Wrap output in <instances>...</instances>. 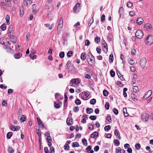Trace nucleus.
I'll list each match as a JSON object with an SVG mask.
<instances>
[{"label": "nucleus", "instance_id": "nucleus-51", "mask_svg": "<svg viewBox=\"0 0 153 153\" xmlns=\"http://www.w3.org/2000/svg\"><path fill=\"white\" fill-rule=\"evenodd\" d=\"M113 112L116 115H117L118 114V111L116 108H114L113 109Z\"/></svg>", "mask_w": 153, "mask_h": 153}, {"label": "nucleus", "instance_id": "nucleus-15", "mask_svg": "<svg viewBox=\"0 0 153 153\" xmlns=\"http://www.w3.org/2000/svg\"><path fill=\"white\" fill-rule=\"evenodd\" d=\"M143 19L142 17H140L137 18L136 22L138 25H140L143 23Z\"/></svg>", "mask_w": 153, "mask_h": 153}, {"label": "nucleus", "instance_id": "nucleus-8", "mask_svg": "<svg viewBox=\"0 0 153 153\" xmlns=\"http://www.w3.org/2000/svg\"><path fill=\"white\" fill-rule=\"evenodd\" d=\"M152 91L151 90H149L146 93L144 96L143 99L146 100L147 98L149 97L152 94Z\"/></svg>", "mask_w": 153, "mask_h": 153}, {"label": "nucleus", "instance_id": "nucleus-22", "mask_svg": "<svg viewBox=\"0 0 153 153\" xmlns=\"http://www.w3.org/2000/svg\"><path fill=\"white\" fill-rule=\"evenodd\" d=\"M21 122H23L26 120V117L25 115H22L20 119Z\"/></svg>", "mask_w": 153, "mask_h": 153}, {"label": "nucleus", "instance_id": "nucleus-49", "mask_svg": "<svg viewBox=\"0 0 153 153\" xmlns=\"http://www.w3.org/2000/svg\"><path fill=\"white\" fill-rule=\"evenodd\" d=\"M79 110V109L78 106H75L73 110L75 112H78Z\"/></svg>", "mask_w": 153, "mask_h": 153}, {"label": "nucleus", "instance_id": "nucleus-42", "mask_svg": "<svg viewBox=\"0 0 153 153\" xmlns=\"http://www.w3.org/2000/svg\"><path fill=\"white\" fill-rule=\"evenodd\" d=\"M82 142L83 145L85 146H87V145L88 143H87V141L85 139H83L82 140Z\"/></svg>", "mask_w": 153, "mask_h": 153}, {"label": "nucleus", "instance_id": "nucleus-38", "mask_svg": "<svg viewBox=\"0 0 153 153\" xmlns=\"http://www.w3.org/2000/svg\"><path fill=\"white\" fill-rule=\"evenodd\" d=\"M90 102L91 105H94L96 102V100L95 99H93L90 100Z\"/></svg>", "mask_w": 153, "mask_h": 153}, {"label": "nucleus", "instance_id": "nucleus-61", "mask_svg": "<svg viewBox=\"0 0 153 153\" xmlns=\"http://www.w3.org/2000/svg\"><path fill=\"white\" fill-rule=\"evenodd\" d=\"M90 44V41L88 40H86L85 42V46H88Z\"/></svg>", "mask_w": 153, "mask_h": 153}, {"label": "nucleus", "instance_id": "nucleus-28", "mask_svg": "<svg viewBox=\"0 0 153 153\" xmlns=\"http://www.w3.org/2000/svg\"><path fill=\"white\" fill-rule=\"evenodd\" d=\"M24 13V8L22 7L20 8V15L22 16Z\"/></svg>", "mask_w": 153, "mask_h": 153}, {"label": "nucleus", "instance_id": "nucleus-10", "mask_svg": "<svg viewBox=\"0 0 153 153\" xmlns=\"http://www.w3.org/2000/svg\"><path fill=\"white\" fill-rule=\"evenodd\" d=\"M63 26V19L62 17H60L59 19L58 25V28L60 29L62 28Z\"/></svg>", "mask_w": 153, "mask_h": 153}, {"label": "nucleus", "instance_id": "nucleus-64", "mask_svg": "<svg viewBox=\"0 0 153 153\" xmlns=\"http://www.w3.org/2000/svg\"><path fill=\"white\" fill-rule=\"evenodd\" d=\"M127 5L128 7H130L132 6L133 4L131 2H129L127 3Z\"/></svg>", "mask_w": 153, "mask_h": 153}, {"label": "nucleus", "instance_id": "nucleus-9", "mask_svg": "<svg viewBox=\"0 0 153 153\" xmlns=\"http://www.w3.org/2000/svg\"><path fill=\"white\" fill-rule=\"evenodd\" d=\"M89 96L88 94L86 92H82L81 94V97L84 100H87V97Z\"/></svg>", "mask_w": 153, "mask_h": 153}, {"label": "nucleus", "instance_id": "nucleus-35", "mask_svg": "<svg viewBox=\"0 0 153 153\" xmlns=\"http://www.w3.org/2000/svg\"><path fill=\"white\" fill-rule=\"evenodd\" d=\"M38 124L41 127V124H42V122L39 118L37 117L36 118Z\"/></svg>", "mask_w": 153, "mask_h": 153}, {"label": "nucleus", "instance_id": "nucleus-24", "mask_svg": "<svg viewBox=\"0 0 153 153\" xmlns=\"http://www.w3.org/2000/svg\"><path fill=\"white\" fill-rule=\"evenodd\" d=\"M109 62H112L113 61L114 57L113 54H110L109 57Z\"/></svg>", "mask_w": 153, "mask_h": 153}, {"label": "nucleus", "instance_id": "nucleus-54", "mask_svg": "<svg viewBox=\"0 0 153 153\" xmlns=\"http://www.w3.org/2000/svg\"><path fill=\"white\" fill-rule=\"evenodd\" d=\"M101 20L102 22H104L105 20V16L103 14L101 16Z\"/></svg>", "mask_w": 153, "mask_h": 153}, {"label": "nucleus", "instance_id": "nucleus-19", "mask_svg": "<svg viewBox=\"0 0 153 153\" xmlns=\"http://www.w3.org/2000/svg\"><path fill=\"white\" fill-rule=\"evenodd\" d=\"M22 56V54L20 53H18L14 55V58L16 59L20 58Z\"/></svg>", "mask_w": 153, "mask_h": 153}, {"label": "nucleus", "instance_id": "nucleus-12", "mask_svg": "<svg viewBox=\"0 0 153 153\" xmlns=\"http://www.w3.org/2000/svg\"><path fill=\"white\" fill-rule=\"evenodd\" d=\"M32 11L33 13H36L38 11V9L36 8V5L34 4L32 5Z\"/></svg>", "mask_w": 153, "mask_h": 153}, {"label": "nucleus", "instance_id": "nucleus-31", "mask_svg": "<svg viewBox=\"0 0 153 153\" xmlns=\"http://www.w3.org/2000/svg\"><path fill=\"white\" fill-rule=\"evenodd\" d=\"M111 126L110 125L106 126L104 127V130L105 131H108L111 129Z\"/></svg>", "mask_w": 153, "mask_h": 153}, {"label": "nucleus", "instance_id": "nucleus-27", "mask_svg": "<svg viewBox=\"0 0 153 153\" xmlns=\"http://www.w3.org/2000/svg\"><path fill=\"white\" fill-rule=\"evenodd\" d=\"M79 146V145L78 142H76L73 143L72 147H78Z\"/></svg>", "mask_w": 153, "mask_h": 153}, {"label": "nucleus", "instance_id": "nucleus-56", "mask_svg": "<svg viewBox=\"0 0 153 153\" xmlns=\"http://www.w3.org/2000/svg\"><path fill=\"white\" fill-rule=\"evenodd\" d=\"M64 147V149L65 150H68L69 149V146L68 144H65Z\"/></svg>", "mask_w": 153, "mask_h": 153}, {"label": "nucleus", "instance_id": "nucleus-20", "mask_svg": "<svg viewBox=\"0 0 153 153\" xmlns=\"http://www.w3.org/2000/svg\"><path fill=\"white\" fill-rule=\"evenodd\" d=\"M86 113L88 114H90L93 112V110L92 108H88L86 109Z\"/></svg>", "mask_w": 153, "mask_h": 153}, {"label": "nucleus", "instance_id": "nucleus-18", "mask_svg": "<svg viewBox=\"0 0 153 153\" xmlns=\"http://www.w3.org/2000/svg\"><path fill=\"white\" fill-rule=\"evenodd\" d=\"M23 3L25 5L28 6L30 4V0H23Z\"/></svg>", "mask_w": 153, "mask_h": 153}, {"label": "nucleus", "instance_id": "nucleus-30", "mask_svg": "<svg viewBox=\"0 0 153 153\" xmlns=\"http://www.w3.org/2000/svg\"><path fill=\"white\" fill-rule=\"evenodd\" d=\"M5 19L6 20L7 24L9 25L10 23V16L8 15H7L5 17Z\"/></svg>", "mask_w": 153, "mask_h": 153}, {"label": "nucleus", "instance_id": "nucleus-58", "mask_svg": "<svg viewBox=\"0 0 153 153\" xmlns=\"http://www.w3.org/2000/svg\"><path fill=\"white\" fill-rule=\"evenodd\" d=\"M91 149V146H88L87 147L86 149L85 150L87 152H88Z\"/></svg>", "mask_w": 153, "mask_h": 153}, {"label": "nucleus", "instance_id": "nucleus-55", "mask_svg": "<svg viewBox=\"0 0 153 153\" xmlns=\"http://www.w3.org/2000/svg\"><path fill=\"white\" fill-rule=\"evenodd\" d=\"M88 64L91 66H92L95 63V59H93V61L92 62H91L90 61H88Z\"/></svg>", "mask_w": 153, "mask_h": 153}, {"label": "nucleus", "instance_id": "nucleus-2", "mask_svg": "<svg viewBox=\"0 0 153 153\" xmlns=\"http://www.w3.org/2000/svg\"><path fill=\"white\" fill-rule=\"evenodd\" d=\"M13 29H9L8 33V36H10V39H12L11 42L13 43H15L16 42V40L14 36L13 35Z\"/></svg>", "mask_w": 153, "mask_h": 153}, {"label": "nucleus", "instance_id": "nucleus-4", "mask_svg": "<svg viewBox=\"0 0 153 153\" xmlns=\"http://www.w3.org/2000/svg\"><path fill=\"white\" fill-rule=\"evenodd\" d=\"M146 41L148 45H150L153 42V36L149 35L146 37Z\"/></svg>", "mask_w": 153, "mask_h": 153}, {"label": "nucleus", "instance_id": "nucleus-6", "mask_svg": "<svg viewBox=\"0 0 153 153\" xmlns=\"http://www.w3.org/2000/svg\"><path fill=\"white\" fill-rule=\"evenodd\" d=\"M80 4L77 3L75 6L74 8V10L75 13H77L79 12L80 9Z\"/></svg>", "mask_w": 153, "mask_h": 153}, {"label": "nucleus", "instance_id": "nucleus-34", "mask_svg": "<svg viewBox=\"0 0 153 153\" xmlns=\"http://www.w3.org/2000/svg\"><path fill=\"white\" fill-rule=\"evenodd\" d=\"M93 22V18L92 17H91L89 19L88 22V25L90 26L91 25V24Z\"/></svg>", "mask_w": 153, "mask_h": 153}, {"label": "nucleus", "instance_id": "nucleus-14", "mask_svg": "<svg viewBox=\"0 0 153 153\" xmlns=\"http://www.w3.org/2000/svg\"><path fill=\"white\" fill-rule=\"evenodd\" d=\"M114 133L116 136L118 137V139L120 140L121 139V137L120 136V133L118 130H115L114 131Z\"/></svg>", "mask_w": 153, "mask_h": 153}, {"label": "nucleus", "instance_id": "nucleus-7", "mask_svg": "<svg viewBox=\"0 0 153 153\" xmlns=\"http://www.w3.org/2000/svg\"><path fill=\"white\" fill-rule=\"evenodd\" d=\"M141 118L143 121H147L149 119V116L146 113H143L141 115Z\"/></svg>", "mask_w": 153, "mask_h": 153}, {"label": "nucleus", "instance_id": "nucleus-32", "mask_svg": "<svg viewBox=\"0 0 153 153\" xmlns=\"http://www.w3.org/2000/svg\"><path fill=\"white\" fill-rule=\"evenodd\" d=\"M22 114V110L21 108H20L18 109V117H20Z\"/></svg>", "mask_w": 153, "mask_h": 153}, {"label": "nucleus", "instance_id": "nucleus-53", "mask_svg": "<svg viewBox=\"0 0 153 153\" xmlns=\"http://www.w3.org/2000/svg\"><path fill=\"white\" fill-rule=\"evenodd\" d=\"M105 108L107 110H108L109 109V104L108 102H106L105 103Z\"/></svg>", "mask_w": 153, "mask_h": 153}, {"label": "nucleus", "instance_id": "nucleus-39", "mask_svg": "<svg viewBox=\"0 0 153 153\" xmlns=\"http://www.w3.org/2000/svg\"><path fill=\"white\" fill-rule=\"evenodd\" d=\"M95 42L97 44L99 43L100 41V38L99 37H97L95 39Z\"/></svg>", "mask_w": 153, "mask_h": 153}, {"label": "nucleus", "instance_id": "nucleus-43", "mask_svg": "<svg viewBox=\"0 0 153 153\" xmlns=\"http://www.w3.org/2000/svg\"><path fill=\"white\" fill-rule=\"evenodd\" d=\"M73 53L72 51H69L67 53V56L68 57H70Z\"/></svg>", "mask_w": 153, "mask_h": 153}, {"label": "nucleus", "instance_id": "nucleus-5", "mask_svg": "<svg viewBox=\"0 0 153 153\" xmlns=\"http://www.w3.org/2000/svg\"><path fill=\"white\" fill-rule=\"evenodd\" d=\"M146 63V59L145 58L141 59L140 61V65L142 68H144Z\"/></svg>", "mask_w": 153, "mask_h": 153}, {"label": "nucleus", "instance_id": "nucleus-50", "mask_svg": "<svg viewBox=\"0 0 153 153\" xmlns=\"http://www.w3.org/2000/svg\"><path fill=\"white\" fill-rule=\"evenodd\" d=\"M110 74L112 77H114L115 75V73L114 71L111 70L110 71Z\"/></svg>", "mask_w": 153, "mask_h": 153}, {"label": "nucleus", "instance_id": "nucleus-3", "mask_svg": "<svg viewBox=\"0 0 153 153\" xmlns=\"http://www.w3.org/2000/svg\"><path fill=\"white\" fill-rule=\"evenodd\" d=\"M143 35L142 31L140 29L138 30L136 32V36L138 39L141 38Z\"/></svg>", "mask_w": 153, "mask_h": 153}, {"label": "nucleus", "instance_id": "nucleus-29", "mask_svg": "<svg viewBox=\"0 0 153 153\" xmlns=\"http://www.w3.org/2000/svg\"><path fill=\"white\" fill-rule=\"evenodd\" d=\"M133 89V92L135 93H137L139 91L138 88L137 86H134Z\"/></svg>", "mask_w": 153, "mask_h": 153}, {"label": "nucleus", "instance_id": "nucleus-40", "mask_svg": "<svg viewBox=\"0 0 153 153\" xmlns=\"http://www.w3.org/2000/svg\"><path fill=\"white\" fill-rule=\"evenodd\" d=\"M30 58L32 59H36V56L34 55L33 54L30 53Z\"/></svg>", "mask_w": 153, "mask_h": 153}, {"label": "nucleus", "instance_id": "nucleus-48", "mask_svg": "<svg viewBox=\"0 0 153 153\" xmlns=\"http://www.w3.org/2000/svg\"><path fill=\"white\" fill-rule=\"evenodd\" d=\"M141 147L140 145V144L137 143L135 145V149L137 150H138L140 149Z\"/></svg>", "mask_w": 153, "mask_h": 153}, {"label": "nucleus", "instance_id": "nucleus-36", "mask_svg": "<svg viewBox=\"0 0 153 153\" xmlns=\"http://www.w3.org/2000/svg\"><path fill=\"white\" fill-rule=\"evenodd\" d=\"M8 151L9 153H13L14 151L11 147H8Z\"/></svg>", "mask_w": 153, "mask_h": 153}, {"label": "nucleus", "instance_id": "nucleus-41", "mask_svg": "<svg viewBox=\"0 0 153 153\" xmlns=\"http://www.w3.org/2000/svg\"><path fill=\"white\" fill-rule=\"evenodd\" d=\"M103 95L105 97L107 96L108 94V92L106 90H104L103 91Z\"/></svg>", "mask_w": 153, "mask_h": 153}, {"label": "nucleus", "instance_id": "nucleus-44", "mask_svg": "<svg viewBox=\"0 0 153 153\" xmlns=\"http://www.w3.org/2000/svg\"><path fill=\"white\" fill-rule=\"evenodd\" d=\"M114 143L115 145H117V146L119 145L120 144L119 141L117 139L114 140Z\"/></svg>", "mask_w": 153, "mask_h": 153}, {"label": "nucleus", "instance_id": "nucleus-63", "mask_svg": "<svg viewBox=\"0 0 153 153\" xmlns=\"http://www.w3.org/2000/svg\"><path fill=\"white\" fill-rule=\"evenodd\" d=\"M99 149V147L98 146H96L94 147V150L95 152H97Z\"/></svg>", "mask_w": 153, "mask_h": 153}, {"label": "nucleus", "instance_id": "nucleus-46", "mask_svg": "<svg viewBox=\"0 0 153 153\" xmlns=\"http://www.w3.org/2000/svg\"><path fill=\"white\" fill-rule=\"evenodd\" d=\"M81 101L79 99H77L75 101V103L77 105H80L81 104Z\"/></svg>", "mask_w": 153, "mask_h": 153}, {"label": "nucleus", "instance_id": "nucleus-37", "mask_svg": "<svg viewBox=\"0 0 153 153\" xmlns=\"http://www.w3.org/2000/svg\"><path fill=\"white\" fill-rule=\"evenodd\" d=\"M59 56L61 58H63L65 56V53L64 52H61L59 54Z\"/></svg>", "mask_w": 153, "mask_h": 153}, {"label": "nucleus", "instance_id": "nucleus-59", "mask_svg": "<svg viewBox=\"0 0 153 153\" xmlns=\"http://www.w3.org/2000/svg\"><path fill=\"white\" fill-rule=\"evenodd\" d=\"M46 140L47 142H52V140L51 137L50 136H49L48 137H47Z\"/></svg>", "mask_w": 153, "mask_h": 153}, {"label": "nucleus", "instance_id": "nucleus-16", "mask_svg": "<svg viewBox=\"0 0 153 153\" xmlns=\"http://www.w3.org/2000/svg\"><path fill=\"white\" fill-rule=\"evenodd\" d=\"M98 132L97 131H95L91 134L90 135V137L91 138H93L96 137L98 136Z\"/></svg>", "mask_w": 153, "mask_h": 153}, {"label": "nucleus", "instance_id": "nucleus-62", "mask_svg": "<svg viewBox=\"0 0 153 153\" xmlns=\"http://www.w3.org/2000/svg\"><path fill=\"white\" fill-rule=\"evenodd\" d=\"M106 119L109 122L111 123V119L110 117L108 116L106 117Z\"/></svg>", "mask_w": 153, "mask_h": 153}, {"label": "nucleus", "instance_id": "nucleus-47", "mask_svg": "<svg viewBox=\"0 0 153 153\" xmlns=\"http://www.w3.org/2000/svg\"><path fill=\"white\" fill-rule=\"evenodd\" d=\"M96 118L97 117L96 116L94 115L91 116L89 117V119L92 120H95Z\"/></svg>", "mask_w": 153, "mask_h": 153}, {"label": "nucleus", "instance_id": "nucleus-1", "mask_svg": "<svg viewBox=\"0 0 153 153\" xmlns=\"http://www.w3.org/2000/svg\"><path fill=\"white\" fill-rule=\"evenodd\" d=\"M66 66H67L68 71L71 73H73L75 71V68L74 65L70 61H68L67 62Z\"/></svg>", "mask_w": 153, "mask_h": 153}, {"label": "nucleus", "instance_id": "nucleus-23", "mask_svg": "<svg viewBox=\"0 0 153 153\" xmlns=\"http://www.w3.org/2000/svg\"><path fill=\"white\" fill-rule=\"evenodd\" d=\"M86 54L85 53H82L81 55V59L82 60H84L86 59Z\"/></svg>", "mask_w": 153, "mask_h": 153}, {"label": "nucleus", "instance_id": "nucleus-33", "mask_svg": "<svg viewBox=\"0 0 153 153\" xmlns=\"http://www.w3.org/2000/svg\"><path fill=\"white\" fill-rule=\"evenodd\" d=\"M12 136V133L11 132H9L7 134V137L8 139H10Z\"/></svg>", "mask_w": 153, "mask_h": 153}, {"label": "nucleus", "instance_id": "nucleus-60", "mask_svg": "<svg viewBox=\"0 0 153 153\" xmlns=\"http://www.w3.org/2000/svg\"><path fill=\"white\" fill-rule=\"evenodd\" d=\"M50 153H54L55 152L54 149L53 147H51L50 148Z\"/></svg>", "mask_w": 153, "mask_h": 153}, {"label": "nucleus", "instance_id": "nucleus-25", "mask_svg": "<svg viewBox=\"0 0 153 153\" xmlns=\"http://www.w3.org/2000/svg\"><path fill=\"white\" fill-rule=\"evenodd\" d=\"M102 47L105 53H107L108 51V48L107 45H104V46H103Z\"/></svg>", "mask_w": 153, "mask_h": 153}, {"label": "nucleus", "instance_id": "nucleus-21", "mask_svg": "<svg viewBox=\"0 0 153 153\" xmlns=\"http://www.w3.org/2000/svg\"><path fill=\"white\" fill-rule=\"evenodd\" d=\"M64 98H65V100L64 101V106H65L66 105L65 104L67 101L68 100V97L67 96V93H65L64 94ZM67 106V105H66V106Z\"/></svg>", "mask_w": 153, "mask_h": 153}, {"label": "nucleus", "instance_id": "nucleus-26", "mask_svg": "<svg viewBox=\"0 0 153 153\" xmlns=\"http://www.w3.org/2000/svg\"><path fill=\"white\" fill-rule=\"evenodd\" d=\"M144 28L146 29H151L152 28V25L149 24H146L144 26Z\"/></svg>", "mask_w": 153, "mask_h": 153}, {"label": "nucleus", "instance_id": "nucleus-45", "mask_svg": "<svg viewBox=\"0 0 153 153\" xmlns=\"http://www.w3.org/2000/svg\"><path fill=\"white\" fill-rule=\"evenodd\" d=\"M88 126V128L91 130H92L94 129V127L93 125L91 124H89Z\"/></svg>", "mask_w": 153, "mask_h": 153}, {"label": "nucleus", "instance_id": "nucleus-17", "mask_svg": "<svg viewBox=\"0 0 153 153\" xmlns=\"http://www.w3.org/2000/svg\"><path fill=\"white\" fill-rule=\"evenodd\" d=\"M62 104V103L61 102H59L58 103H57L55 102L54 104V106L56 108H60V106Z\"/></svg>", "mask_w": 153, "mask_h": 153}, {"label": "nucleus", "instance_id": "nucleus-13", "mask_svg": "<svg viewBox=\"0 0 153 153\" xmlns=\"http://www.w3.org/2000/svg\"><path fill=\"white\" fill-rule=\"evenodd\" d=\"M116 72L118 77L122 81L125 80V79L123 77V76L120 74V71L117 70Z\"/></svg>", "mask_w": 153, "mask_h": 153}, {"label": "nucleus", "instance_id": "nucleus-57", "mask_svg": "<svg viewBox=\"0 0 153 153\" xmlns=\"http://www.w3.org/2000/svg\"><path fill=\"white\" fill-rule=\"evenodd\" d=\"M136 51L135 49H133L131 50V53L132 55H135L136 54Z\"/></svg>", "mask_w": 153, "mask_h": 153}, {"label": "nucleus", "instance_id": "nucleus-52", "mask_svg": "<svg viewBox=\"0 0 153 153\" xmlns=\"http://www.w3.org/2000/svg\"><path fill=\"white\" fill-rule=\"evenodd\" d=\"M123 11V7H120L119 9V12L120 14V15H121V14L122 13Z\"/></svg>", "mask_w": 153, "mask_h": 153}, {"label": "nucleus", "instance_id": "nucleus-11", "mask_svg": "<svg viewBox=\"0 0 153 153\" xmlns=\"http://www.w3.org/2000/svg\"><path fill=\"white\" fill-rule=\"evenodd\" d=\"M73 119L72 118L70 117L67 118L66 120V123L68 126H70L72 124Z\"/></svg>", "mask_w": 153, "mask_h": 153}]
</instances>
